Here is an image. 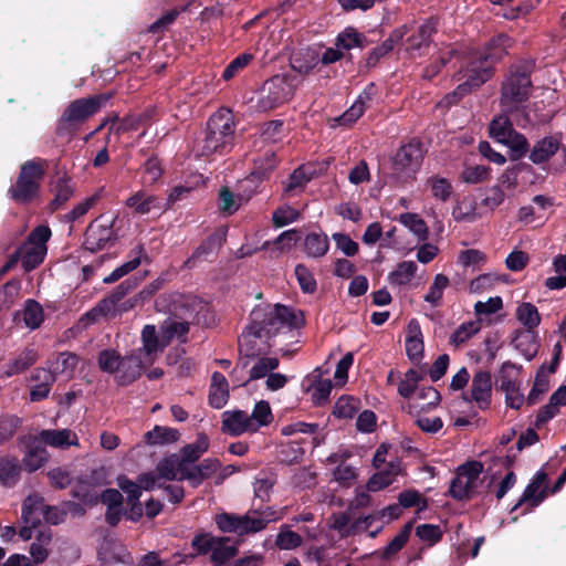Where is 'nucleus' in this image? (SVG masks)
I'll return each instance as SVG.
<instances>
[{"label":"nucleus","mask_w":566,"mask_h":566,"mask_svg":"<svg viewBox=\"0 0 566 566\" xmlns=\"http://www.w3.org/2000/svg\"><path fill=\"white\" fill-rule=\"evenodd\" d=\"M275 482L276 480L274 474L264 472L260 473L253 483L255 497L260 499L262 502H268Z\"/></svg>","instance_id":"6e6d98bb"},{"label":"nucleus","mask_w":566,"mask_h":566,"mask_svg":"<svg viewBox=\"0 0 566 566\" xmlns=\"http://www.w3.org/2000/svg\"><path fill=\"white\" fill-rule=\"evenodd\" d=\"M48 461V452L41 442L34 439L33 446H31L25 452L22 464L28 472H34L39 470Z\"/></svg>","instance_id":"c9c22d12"},{"label":"nucleus","mask_w":566,"mask_h":566,"mask_svg":"<svg viewBox=\"0 0 566 566\" xmlns=\"http://www.w3.org/2000/svg\"><path fill=\"white\" fill-rule=\"evenodd\" d=\"M422 161V151L416 144L401 146L394 158V170L398 178L407 179L415 176Z\"/></svg>","instance_id":"f8f14e48"},{"label":"nucleus","mask_w":566,"mask_h":566,"mask_svg":"<svg viewBox=\"0 0 566 566\" xmlns=\"http://www.w3.org/2000/svg\"><path fill=\"white\" fill-rule=\"evenodd\" d=\"M77 361L78 359L75 354L64 352L56 357L49 370L53 373L54 376L56 374H66L70 376L76 368Z\"/></svg>","instance_id":"13d9d810"},{"label":"nucleus","mask_w":566,"mask_h":566,"mask_svg":"<svg viewBox=\"0 0 566 566\" xmlns=\"http://www.w3.org/2000/svg\"><path fill=\"white\" fill-rule=\"evenodd\" d=\"M290 63L295 72L307 74L319 63V55L314 49H300L292 54Z\"/></svg>","instance_id":"a878e982"},{"label":"nucleus","mask_w":566,"mask_h":566,"mask_svg":"<svg viewBox=\"0 0 566 566\" xmlns=\"http://www.w3.org/2000/svg\"><path fill=\"white\" fill-rule=\"evenodd\" d=\"M21 464L18 458L7 455L0 459V482L6 488H13L20 480Z\"/></svg>","instance_id":"c85d7f7f"},{"label":"nucleus","mask_w":566,"mask_h":566,"mask_svg":"<svg viewBox=\"0 0 566 566\" xmlns=\"http://www.w3.org/2000/svg\"><path fill=\"white\" fill-rule=\"evenodd\" d=\"M226 537H213L210 535H198L192 541V546L200 554L211 553V559L216 564H223L234 557L238 549L234 545L228 544Z\"/></svg>","instance_id":"9d476101"},{"label":"nucleus","mask_w":566,"mask_h":566,"mask_svg":"<svg viewBox=\"0 0 566 566\" xmlns=\"http://www.w3.org/2000/svg\"><path fill=\"white\" fill-rule=\"evenodd\" d=\"M482 471L483 464L479 461H470L460 465L450 485L451 496L457 500L470 499L481 484Z\"/></svg>","instance_id":"1a4fd4ad"},{"label":"nucleus","mask_w":566,"mask_h":566,"mask_svg":"<svg viewBox=\"0 0 566 566\" xmlns=\"http://www.w3.org/2000/svg\"><path fill=\"white\" fill-rule=\"evenodd\" d=\"M375 95V85L369 84L357 97L354 104L338 118L340 124L349 125L356 122L365 112Z\"/></svg>","instance_id":"5701e85b"},{"label":"nucleus","mask_w":566,"mask_h":566,"mask_svg":"<svg viewBox=\"0 0 566 566\" xmlns=\"http://www.w3.org/2000/svg\"><path fill=\"white\" fill-rule=\"evenodd\" d=\"M228 400L229 382L221 373L214 371L211 376L209 405L214 409H221L227 405Z\"/></svg>","instance_id":"b1692460"},{"label":"nucleus","mask_w":566,"mask_h":566,"mask_svg":"<svg viewBox=\"0 0 566 566\" xmlns=\"http://www.w3.org/2000/svg\"><path fill=\"white\" fill-rule=\"evenodd\" d=\"M105 188H98L93 195L78 202L71 211L63 216L65 222L72 223L83 217L87 211L93 208L104 196Z\"/></svg>","instance_id":"58836bf2"},{"label":"nucleus","mask_w":566,"mask_h":566,"mask_svg":"<svg viewBox=\"0 0 566 566\" xmlns=\"http://www.w3.org/2000/svg\"><path fill=\"white\" fill-rule=\"evenodd\" d=\"M378 470L366 484L369 492H377L392 484L402 472L401 461L399 459L391 460Z\"/></svg>","instance_id":"6ab92c4d"},{"label":"nucleus","mask_w":566,"mask_h":566,"mask_svg":"<svg viewBox=\"0 0 566 566\" xmlns=\"http://www.w3.org/2000/svg\"><path fill=\"white\" fill-rule=\"evenodd\" d=\"M450 285V280L447 275L439 273L434 276L428 293L423 300L432 307H438L442 304V297L446 289Z\"/></svg>","instance_id":"c03bdc74"},{"label":"nucleus","mask_w":566,"mask_h":566,"mask_svg":"<svg viewBox=\"0 0 566 566\" xmlns=\"http://www.w3.org/2000/svg\"><path fill=\"white\" fill-rule=\"evenodd\" d=\"M531 78L525 72H512L503 82L501 107L505 113H513L523 107L530 97Z\"/></svg>","instance_id":"423d86ee"},{"label":"nucleus","mask_w":566,"mask_h":566,"mask_svg":"<svg viewBox=\"0 0 566 566\" xmlns=\"http://www.w3.org/2000/svg\"><path fill=\"white\" fill-rule=\"evenodd\" d=\"M546 493L543 488H538L537 482H531L524 490L520 501L512 507V512L516 511L522 505H526L523 513L532 511L538 506L545 499Z\"/></svg>","instance_id":"473e14b6"},{"label":"nucleus","mask_w":566,"mask_h":566,"mask_svg":"<svg viewBox=\"0 0 566 566\" xmlns=\"http://www.w3.org/2000/svg\"><path fill=\"white\" fill-rule=\"evenodd\" d=\"M302 542L301 535L291 531L286 525L281 527L275 537V545L284 551L295 549L302 545Z\"/></svg>","instance_id":"e2e57ef3"},{"label":"nucleus","mask_w":566,"mask_h":566,"mask_svg":"<svg viewBox=\"0 0 566 566\" xmlns=\"http://www.w3.org/2000/svg\"><path fill=\"white\" fill-rule=\"evenodd\" d=\"M427 185L430 188L431 195L434 199L446 202L452 195V185L449 179L440 176H432L428 178Z\"/></svg>","instance_id":"8fccbe9b"},{"label":"nucleus","mask_w":566,"mask_h":566,"mask_svg":"<svg viewBox=\"0 0 566 566\" xmlns=\"http://www.w3.org/2000/svg\"><path fill=\"white\" fill-rule=\"evenodd\" d=\"M303 325L304 316L298 310L281 304L260 305L251 312V322L239 338V345L242 348L250 344L251 337H272Z\"/></svg>","instance_id":"f03ea898"},{"label":"nucleus","mask_w":566,"mask_h":566,"mask_svg":"<svg viewBox=\"0 0 566 566\" xmlns=\"http://www.w3.org/2000/svg\"><path fill=\"white\" fill-rule=\"evenodd\" d=\"M114 239L113 223L102 224L99 219H96L86 229L84 245L91 252H95L104 249Z\"/></svg>","instance_id":"dca6fc26"},{"label":"nucleus","mask_w":566,"mask_h":566,"mask_svg":"<svg viewBox=\"0 0 566 566\" xmlns=\"http://www.w3.org/2000/svg\"><path fill=\"white\" fill-rule=\"evenodd\" d=\"M143 346L135 352L140 354L144 363L154 364L159 353L168 345L167 337H159L154 325H145L142 332Z\"/></svg>","instance_id":"4468645a"},{"label":"nucleus","mask_w":566,"mask_h":566,"mask_svg":"<svg viewBox=\"0 0 566 566\" xmlns=\"http://www.w3.org/2000/svg\"><path fill=\"white\" fill-rule=\"evenodd\" d=\"M408 413L415 417L416 424L426 433L434 434L440 431L443 427V421L440 417H426L420 413L418 406L413 403L407 405Z\"/></svg>","instance_id":"4c0bfd02"},{"label":"nucleus","mask_w":566,"mask_h":566,"mask_svg":"<svg viewBox=\"0 0 566 566\" xmlns=\"http://www.w3.org/2000/svg\"><path fill=\"white\" fill-rule=\"evenodd\" d=\"M41 443L48 444L53 448L65 449L71 446H78V437L70 429L61 430H42L36 437Z\"/></svg>","instance_id":"412c9836"},{"label":"nucleus","mask_w":566,"mask_h":566,"mask_svg":"<svg viewBox=\"0 0 566 566\" xmlns=\"http://www.w3.org/2000/svg\"><path fill=\"white\" fill-rule=\"evenodd\" d=\"M333 384L331 379H318L311 386L312 400L315 405L325 403L332 392Z\"/></svg>","instance_id":"774afa93"},{"label":"nucleus","mask_w":566,"mask_h":566,"mask_svg":"<svg viewBox=\"0 0 566 566\" xmlns=\"http://www.w3.org/2000/svg\"><path fill=\"white\" fill-rule=\"evenodd\" d=\"M235 123L230 109L220 108L208 120L207 133L200 145V156L223 155L234 145Z\"/></svg>","instance_id":"7ed1b4c3"},{"label":"nucleus","mask_w":566,"mask_h":566,"mask_svg":"<svg viewBox=\"0 0 566 566\" xmlns=\"http://www.w3.org/2000/svg\"><path fill=\"white\" fill-rule=\"evenodd\" d=\"M209 448V439L205 433H199L195 442L185 446L180 457L187 464L195 463Z\"/></svg>","instance_id":"79ce46f5"},{"label":"nucleus","mask_w":566,"mask_h":566,"mask_svg":"<svg viewBox=\"0 0 566 566\" xmlns=\"http://www.w3.org/2000/svg\"><path fill=\"white\" fill-rule=\"evenodd\" d=\"M510 45L511 39L506 34H499L490 40L483 52H472L463 57L460 71L455 74V80L461 83L444 97L446 102L455 103L489 81L493 64L506 54Z\"/></svg>","instance_id":"f257e3e1"},{"label":"nucleus","mask_w":566,"mask_h":566,"mask_svg":"<svg viewBox=\"0 0 566 566\" xmlns=\"http://www.w3.org/2000/svg\"><path fill=\"white\" fill-rule=\"evenodd\" d=\"M436 32V24L431 20H427L422 23L416 34H412L407 40V50L415 53L424 46H428L432 34Z\"/></svg>","instance_id":"2f4dec72"},{"label":"nucleus","mask_w":566,"mask_h":566,"mask_svg":"<svg viewBox=\"0 0 566 566\" xmlns=\"http://www.w3.org/2000/svg\"><path fill=\"white\" fill-rule=\"evenodd\" d=\"M249 418L255 427V431L261 427L268 426L273 419L269 402L265 400L256 402Z\"/></svg>","instance_id":"680f3d73"},{"label":"nucleus","mask_w":566,"mask_h":566,"mask_svg":"<svg viewBox=\"0 0 566 566\" xmlns=\"http://www.w3.org/2000/svg\"><path fill=\"white\" fill-rule=\"evenodd\" d=\"M179 437L177 429L155 426L153 430L145 433V441L151 446H165L178 441Z\"/></svg>","instance_id":"e433bc0d"},{"label":"nucleus","mask_w":566,"mask_h":566,"mask_svg":"<svg viewBox=\"0 0 566 566\" xmlns=\"http://www.w3.org/2000/svg\"><path fill=\"white\" fill-rule=\"evenodd\" d=\"M357 410L358 400L353 397L343 396L335 402L333 413L337 418L349 419L354 417Z\"/></svg>","instance_id":"338daca9"},{"label":"nucleus","mask_w":566,"mask_h":566,"mask_svg":"<svg viewBox=\"0 0 566 566\" xmlns=\"http://www.w3.org/2000/svg\"><path fill=\"white\" fill-rule=\"evenodd\" d=\"M52 539V533L50 530L41 531L35 542L31 544L30 547V554L33 559V564H41L43 563L49 555L48 546L51 543Z\"/></svg>","instance_id":"49530a36"},{"label":"nucleus","mask_w":566,"mask_h":566,"mask_svg":"<svg viewBox=\"0 0 566 566\" xmlns=\"http://www.w3.org/2000/svg\"><path fill=\"white\" fill-rule=\"evenodd\" d=\"M38 358L39 355L35 349L25 348L15 358L7 364L2 376L9 378L13 375L20 374L35 364Z\"/></svg>","instance_id":"c756f323"},{"label":"nucleus","mask_w":566,"mask_h":566,"mask_svg":"<svg viewBox=\"0 0 566 566\" xmlns=\"http://www.w3.org/2000/svg\"><path fill=\"white\" fill-rule=\"evenodd\" d=\"M108 99L105 95H98L87 98H80L72 102L64 111L60 123L61 124H73L80 123L87 119L99 111L102 105Z\"/></svg>","instance_id":"9b49d317"},{"label":"nucleus","mask_w":566,"mask_h":566,"mask_svg":"<svg viewBox=\"0 0 566 566\" xmlns=\"http://www.w3.org/2000/svg\"><path fill=\"white\" fill-rule=\"evenodd\" d=\"M280 516L271 507L263 511H253L244 515L221 513L216 516V524L224 533L245 535L256 533L266 527L270 522L279 520Z\"/></svg>","instance_id":"20e7f679"},{"label":"nucleus","mask_w":566,"mask_h":566,"mask_svg":"<svg viewBox=\"0 0 566 566\" xmlns=\"http://www.w3.org/2000/svg\"><path fill=\"white\" fill-rule=\"evenodd\" d=\"M150 364L144 363V358L137 352L133 350L129 355L120 358L118 369L115 374V380L122 386H127L135 381L140 375L142 370Z\"/></svg>","instance_id":"2eb2a0df"},{"label":"nucleus","mask_w":566,"mask_h":566,"mask_svg":"<svg viewBox=\"0 0 566 566\" xmlns=\"http://www.w3.org/2000/svg\"><path fill=\"white\" fill-rule=\"evenodd\" d=\"M513 132L512 123L505 115L495 117L490 124V136L500 144L510 138Z\"/></svg>","instance_id":"3c124183"},{"label":"nucleus","mask_w":566,"mask_h":566,"mask_svg":"<svg viewBox=\"0 0 566 566\" xmlns=\"http://www.w3.org/2000/svg\"><path fill=\"white\" fill-rule=\"evenodd\" d=\"M417 269L418 266L413 261H403L389 273L388 281L392 285H406L412 280Z\"/></svg>","instance_id":"a18cd8bd"},{"label":"nucleus","mask_w":566,"mask_h":566,"mask_svg":"<svg viewBox=\"0 0 566 566\" xmlns=\"http://www.w3.org/2000/svg\"><path fill=\"white\" fill-rule=\"evenodd\" d=\"M406 353L411 360H419L423 356V340L418 322L411 321L408 325L406 338Z\"/></svg>","instance_id":"7c9ffc66"},{"label":"nucleus","mask_w":566,"mask_h":566,"mask_svg":"<svg viewBox=\"0 0 566 566\" xmlns=\"http://www.w3.org/2000/svg\"><path fill=\"white\" fill-rule=\"evenodd\" d=\"M114 307V302L111 300H102L93 308L87 311L80 318V324L87 327L96 323L101 317L106 316Z\"/></svg>","instance_id":"5fc2aeb1"},{"label":"nucleus","mask_w":566,"mask_h":566,"mask_svg":"<svg viewBox=\"0 0 566 566\" xmlns=\"http://www.w3.org/2000/svg\"><path fill=\"white\" fill-rule=\"evenodd\" d=\"M294 86L283 75H275L265 81L258 93L255 108L259 112H268L281 106L292 98Z\"/></svg>","instance_id":"0eeeda50"},{"label":"nucleus","mask_w":566,"mask_h":566,"mask_svg":"<svg viewBox=\"0 0 566 566\" xmlns=\"http://www.w3.org/2000/svg\"><path fill=\"white\" fill-rule=\"evenodd\" d=\"M279 359L276 357H261L250 369L249 380H256L268 377L279 367Z\"/></svg>","instance_id":"864d4df0"},{"label":"nucleus","mask_w":566,"mask_h":566,"mask_svg":"<svg viewBox=\"0 0 566 566\" xmlns=\"http://www.w3.org/2000/svg\"><path fill=\"white\" fill-rule=\"evenodd\" d=\"M514 345L526 360H532L538 352V344L530 333L518 335L514 339Z\"/></svg>","instance_id":"052dcab7"},{"label":"nucleus","mask_w":566,"mask_h":566,"mask_svg":"<svg viewBox=\"0 0 566 566\" xmlns=\"http://www.w3.org/2000/svg\"><path fill=\"white\" fill-rule=\"evenodd\" d=\"M126 206L138 214H147L153 209H160L159 199L153 195L138 191L126 200Z\"/></svg>","instance_id":"f704fd0d"},{"label":"nucleus","mask_w":566,"mask_h":566,"mask_svg":"<svg viewBox=\"0 0 566 566\" xmlns=\"http://www.w3.org/2000/svg\"><path fill=\"white\" fill-rule=\"evenodd\" d=\"M515 315L527 332L535 329L541 323V315L536 306L528 302L521 303L516 308Z\"/></svg>","instance_id":"a19ab883"},{"label":"nucleus","mask_w":566,"mask_h":566,"mask_svg":"<svg viewBox=\"0 0 566 566\" xmlns=\"http://www.w3.org/2000/svg\"><path fill=\"white\" fill-rule=\"evenodd\" d=\"M43 175V167L39 163L27 161L21 167L15 185L8 191L10 198L18 203H28L34 200L39 193Z\"/></svg>","instance_id":"39448f33"},{"label":"nucleus","mask_w":566,"mask_h":566,"mask_svg":"<svg viewBox=\"0 0 566 566\" xmlns=\"http://www.w3.org/2000/svg\"><path fill=\"white\" fill-rule=\"evenodd\" d=\"M31 380L35 384L30 388V400L41 401L49 396L55 377L49 369L36 368L32 373Z\"/></svg>","instance_id":"4be33fe9"},{"label":"nucleus","mask_w":566,"mask_h":566,"mask_svg":"<svg viewBox=\"0 0 566 566\" xmlns=\"http://www.w3.org/2000/svg\"><path fill=\"white\" fill-rule=\"evenodd\" d=\"M492 381L488 371H479L471 382V400L476 402L480 409H486L491 402Z\"/></svg>","instance_id":"aec40b11"},{"label":"nucleus","mask_w":566,"mask_h":566,"mask_svg":"<svg viewBox=\"0 0 566 566\" xmlns=\"http://www.w3.org/2000/svg\"><path fill=\"white\" fill-rule=\"evenodd\" d=\"M253 60L251 53H242L233 59L223 70L222 80L230 81L238 76Z\"/></svg>","instance_id":"0e129e2a"},{"label":"nucleus","mask_w":566,"mask_h":566,"mask_svg":"<svg viewBox=\"0 0 566 566\" xmlns=\"http://www.w3.org/2000/svg\"><path fill=\"white\" fill-rule=\"evenodd\" d=\"M122 356L115 349H104L98 354L97 363L102 371L115 375Z\"/></svg>","instance_id":"69168bd1"},{"label":"nucleus","mask_w":566,"mask_h":566,"mask_svg":"<svg viewBox=\"0 0 566 566\" xmlns=\"http://www.w3.org/2000/svg\"><path fill=\"white\" fill-rule=\"evenodd\" d=\"M222 431L238 437L247 432H255V427L243 410H227L222 413Z\"/></svg>","instance_id":"a211bd4d"},{"label":"nucleus","mask_w":566,"mask_h":566,"mask_svg":"<svg viewBox=\"0 0 566 566\" xmlns=\"http://www.w3.org/2000/svg\"><path fill=\"white\" fill-rule=\"evenodd\" d=\"M481 329L480 321H470L462 323L451 335L450 343L454 346H460L469 340Z\"/></svg>","instance_id":"4d7b16f0"},{"label":"nucleus","mask_w":566,"mask_h":566,"mask_svg":"<svg viewBox=\"0 0 566 566\" xmlns=\"http://www.w3.org/2000/svg\"><path fill=\"white\" fill-rule=\"evenodd\" d=\"M48 506L42 496L38 494L29 495L22 505V520L24 524L36 525L41 522L43 513Z\"/></svg>","instance_id":"bb28decb"},{"label":"nucleus","mask_w":566,"mask_h":566,"mask_svg":"<svg viewBox=\"0 0 566 566\" xmlns=\"http://www.w3.org/2000/svg\"><path fill=\"white\" fill-rule=\"evenodd\" d=\"M187 463L179 454H171L163 459L157 470L160 478L165 480H181V473H184Z\"/></svg>","instance_id":"cd10ccee"},{"label":"nucleus","mask_w":566,"mask_h":566,"mask_svg":"<svg viewBox=\"0 0 566 566\" xmlns=\"http://www.w3.org/2000/svg\"><path fill=\"white\" fill-rule=\"evenodd\" d=\"M562 146V134L544 136L538 139L530 150L528 158L535 165L551 160Z\"/></svg>","instance_id":"f3484780"},{"label":"nucleus","mask_w":566,"mask_h":566,"mask_svg":"<svg viewBox=\"0 0 566 566\" xmlns=\"http://www.w3.org/2000/svg\"><path fill=\"white\" fill-rule=\"evenodd\" d=\"M366 36L359 33L355 28L348 27L344 29L336 38L335 46L342 51H348L354 48H363Z\"/></svg>","instance_id":"37998d69"},{"label":"nucleus","mask_w":566,"mask_h":566,"mask_svg":"<svg viewBox=\"0 0 566 566\" xmlns=\"http://www.w3.org/2000/svg\"><path fill=\"white\" fill-rule=\"evenodd\" d=\"M23 322L30 329L40 327L44 319L42 306L34 300H28L23 308Z\"/></svg>","instance_id":"603ef678"},{"label":"nucleus","mask_w":566,"mask_h":566,"mask_svg":"<svg viewBox=\"0 0 566 566\" xmlns=\"http://www.w3.org/2000/svg\"><path fill=\"white\" fill-rule=\"evenodd\" d=\"M328 249L329 239L323 232L308 233L304 239V250L310 258H322L327 253Z\"/></svg>","instance_id":"72a5a7b5"},{"label":"nucleus","mask_w":566,"mask_h":566,"mask_svg":"<svg viewBox=\"0 0 566 566\" xmlns=\"http://www.w3.org/2000/svg\"><path fill=\"white\" fill-rule=\"evenodd\" d=\"M144 253V249L138 247L135 252V256L129 261L125 262L120 266L116 268L108 276L104 279L105 283H114L124 275L128 274L133 270H135L142 262V255Z\"/></svg>","instance_id":"bf43d9fd"},{"label":"nucleus","mask_w":566,"mask_h":566,"mask_svg":"<svg viewBox=\"0 0 566 566\" xmlns=\"http://www.w3.org/2000/svg\"><path fill=\"white\" fill-rule=\"evenodd\" d=\"M399 222L412 232L418 240L424 241L428 238V227L423 219L418 214L406 212L400 214Z\"/></svg>","instance_id":"09e8293b"},{"label":"nucleus","mask_w":566,"mask_h":566,"mask_svg":"<svg viewBox=\"0 0 566 566\" xmlns=\"http://www.w3.org/2000/svg\"><path fill=\"white\" fill-rule=\"evenodd\" d=\"M51 238V230L48 226H38L34 228L28 240L19 248L18 255L21 261L22 268L29 272L39 266L46 253V243Z\"/></svg>","instance_id":"6e6552de"},{"label":"nucleus","mask_w":566,"mask_h":566,"mask_svg":"<svg viewBox=\"0 0 566 566\" xmlns=\"http://www.w3.org/2000/svg\"><path fill=\"white\" fill-rule=\"evenodd\" d=\"M521 370V365H516L510 360L504 361L497 375L501 390H512V388L518 386V375Z\"/></svg>","instance_id":"ea45409f"},{"label":"nucleus","mask_w":566,"mask_h":566,"mask_svg":"<svg viewBox=\"0 0 566 566\" xmlns=\"http://www.w3.org/2000/svg\"><path fill=\"white\" fill-rule=\"evenodd\" d=\"M352 455L348 449H338L326 458L327 464H336L332 471L334 480L347 488L354 484L358 475L357 468L346 463Z\"/></svg>","instance_id":"ddd939ff"},{"label":"nucleus","mask_w":566,"mask_h":566,"mask_svg":"<svg viewBox=\"0 0 566 566\" xmlns=\"http://www.w3.org/2000/svg\"><path fill=\"white\" fill-rule=\"evenodd\" d=\"M422 374L417 369H408L402 377L399 378L398 394L403 398H410L417 390Z\"/></svg>","instance_id":"de8ad7c7"},{"label":"nucleus","mask_w":566,"mask_h":566,"mask_svg":"<svg viewBox=\"0 0 566 566\" xmlns=\"http://www.w3.org/2000/svg\"><path fill=\"white\" fill-rule=\"evenodd\" d=\"M566 406V385L560 386L551 396L548 403L543 406L536 416V426L539 427L553 419L558 412L559 408Z\"/></svg>","instance_id":"393cba45"}]
</instances>
